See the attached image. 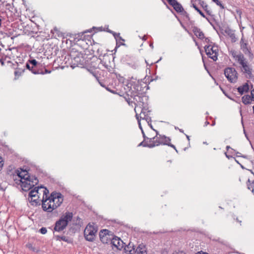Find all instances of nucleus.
Wrapping results in <instances>:
<instances>
[{"instance_id":"obj_54","label":"nucleus","mask_w":254,"mask_h":254,"mask_svg":"<svg viewBox=\"0 0 254 254\" xmlns=\"http://www.w3.org/2000/svg\"><path fill=\"white\" fill-rule=\"evenodd\" d=\"M125 44L124 43H121L118 45V43H117L116 47H115V50H116L120 46V45H125Z\"/></svg>"},{"instance_id":"obj_44","label":"nucleus","mask_w":254,"mask_h":254,"mask_svg":"<svg viewBox=\"0 0 254 254\" xmlns=\"http://www.w3.org/2000/svg\"><path fill=\"white\" fill-rule=\"evenodd\" d=\"M129 96H130L127 95V97H125L126 101L128 103V104L129 105H130V103L133 102V101H130L131 98V97L129 98Z\"/></svg>"},{"instance_id":"obj_47","label":"nucleus","mask_w":254,"mask_h":254,"mask_svg":"<svg viewBox=\"0 0 254 254\" xmlns=\"http://www.w3.org/2000/svg\"><path fill=\"white\" fill-rule=\"evenodd\" d=\"M76 221L77 222L75 223L76 225H80L81 223V219L79 217H77L76 218Z\"/></svg>"},{"instance_id":"obj_5","label":"nucleus","mask_w":254,"mask_h":254,"mask_svg":"<svg viewBox=\"0 0 254 254\" xmlns=\"http://www.w3.org/2000/svg\"><path fill=\"white\" fill-rule=\"evenodd\" d=\"M20 182L22 190L26 191L31 190L35 185H36L39 181L35 176H32L31 178L27 179L26 180H21Z\"/></svg>"},{"instance_id":"obj_8","label":"nucleus","mask_w":254,"mask_h":254,"mask_svg":"<svg viewBox=\"0 0 254 254\" xmlns=\"http://www.w3.org/2000/svg\"><path fill=\"white\" fill-rule=\"evenodd\" d=\"M97 232L96 228L92 225H87L84 231L85 239L89 242H92L95 238V234Z\"/></svg>"},{"instance_id":"obj_10","label":"nucleus","mask_w":254,"mask_h":254,"mask_svg":"<svg viewBox=\"0 0 254 254\" xmlns=\"http://www.w3.org/2000/svg\"><path fill=\"white\" fill-rule=\"evenodd\" d=\"M238 63L242 66V71L251 77L252 75V69L249 65L248 62L247 61L246 59L245 58L244 56L240 55L238 57Z\"/></svg>"},{"instance_id":"obj_36","label":"nucleus","mask_w":254,"mask_h":254,"mask_svg":"<svg viewBox=\"0 0 254 254\" xmlns=\"http://www.w3.org/2000/svg\"><path fill=\"white\" fill-rule=\"evenodd\" d=\"M93 75L96 77L97 80L98 81L99 83L102 87H106V85L104 84V83L103 81L99 80L98 77L97 76H96V74L93 73Z\"/></svg>"},{"instance_id":"obj_23","label":"nucleus","mask_w":254,"mask_h":254,"mask_svg":"<svg viewBox=\"0 0 254 254\" xmlns=\"http://www.w3.org/2000/svg\"><path fill=\"white\" fill-rule=\"evenodd\" d=\"M55 237V239L57 241H63L69 244L72 243L71 239L65 236L56 235Z\"/></svg>"},{"instance_id":"obj_12","label":"nucleus","mask_w":254,"mask_h":254,"mask_svg":"<svg viewBox=\"0 0 254 254\" xmlns=\"http://www.w3.org/2000/svg\"><path fill=\"white\" fill-rule=\"evenodd\" d=\"M248 43L244 41V39L242 38L240 41L241 49L245 55H248L250 58L253 57V54L251 51L250 48L248 46Z\"/></svg>"},{"instance_id":"obj_46","label":"nucleus","mask_w":254,"mask_h":254,"mask_svg":"<svg viewBox=\"0 0 254 254\" xmlns=\"http://www.w3.org/2000/svg\"><path fill=\"white\" fill-rule=\"evenodd\" d=\"M141 133H142V136H143V138H144V140H146V139H147V140H149V139H150V138H148V137H147L145 135V133H144V131H143V129H142Z\"/></svg>"},{"instance_id":"obj_21","label":"nucleus","mask_w":254,"mask_h":254,"mask_svg":"<svg viewBox=\"0 0 254 254\" xmlns=\"http://www.w3.org/2000/svg\"><path fill=\"white\" fill-rule=\"evenodd\" d=\"M72 218V212L67 211L60 219L64 220V222L66 221V223L68 224V222L71 221Z\"/></svg>"},{"instance_id":"obj_14","label":"nucleus","mask_w":254,"mask_h":254,"mask_svg":"<svg viewBox=\"0 0 254 254\" xmlns=\"http://www.w3.org/2000/svg\"><path fill=\"white\" fill-rule=\"evenodd\" d=\"M72 63L74 65L77 66H83L86 64V61L81 54H78L74 57Z\"/></svg>"},{"instance_id":"obj_13","label":"nucleus","mask_w":254,"mask_h":254,"mask_svg":"<svg viewBox=\"0 0 254 254\" xmlns=\"http://www.w3.org/2000/svg\"><path fill=\"white\" fill-rule=\"evenodd\" d=\"M67 225L66 221L64 222V220L59 219L56 222L54 230L56 232H61L66 227Z\"/></svg>"},{"instance_id":"obj_15","label":"nucleus","mask_w":254,"mask_h":254,"mask_svg":"<svg viewBox=\"0 0 254 254\" xmlns=\"http://www.w3.org/2000/svg\"><path fill=\"white\" fill-rule=\"evenodd\" d=\"M111 245L112 247L121 250L124 248L125 243L120 238L114 236L112 238Z\"/></svg>"},{"instance_id":"obj_20","label":"nucleus","mask_w":254,"mask_h":254,"mask_svg":"<svg viewBox=\"0 0 254 254\" xmlns=\"http://www.w3.org/2000/svg\"><path fill=\"white\" fill-rule=\"evenodd\" d=\"M225 32L229 36V37L231 39V42L234 43L237 40V38L235 36V31L230 28L229 27H227L225 30Z\"/></svg>"},{"instance_id":"obj_50","label":"nucleus","mask_w":254,"mask_h":254,"mask_svg":"<svg viewBox=\"0 0 254 254\" xmlns=\"http://www.w3.org/2000/svg\"><path fill=\"white\" fill-rule=\"evenodd\" d=\"M231 149V151H230V153H233V151H235V150H234V149L232 148L230 146H226V149L227 151L229 150V149Z\"/></svg>"},{"instance_id":"obj_31","label":"nucleus","mask_w":254,"mask_h":254,"mask_svg":"<svg viewBox=\"0 0 254 254\" xmlns=\"http://www.w3.org/2000/svg\"><path fill=\"white\" fill-rule=\"evenodd\" d=\"M192 6L195 9V10H196L200 14V15L201 16H202L204 18H205L207 20H208V19L205 16L204 13L202 12V11L198 8V7L196 5V4L192 3Z\"/></svg>"},{"instance_id":"obj_39","label":"nucleus","mask_w":254,"mask_h":254,"mask_svg":"<svg viewBox=\"0 0 254 254\" xmlns=\"http://www.w3.org/2000/svg\"><path fill=\"white\" fill-rule=\"evenodd\" d=\"M212 1L215 2L217 5L219 6L221 9L224 8V5L222 4L221 2L219 0H212Z\"/></svg>"},{"instance_id":"obj_62","label":"nucleus","mask_w":254,"mask_h":254,"mask_svg":"<svg viewBox=\"0 0 254 254\" xmlns=\"http://www.w3.org/2000/svg\"><path fill=\"white\" fill-rule=\"evenodd\" d=\"M225 155H226V157H227V158H229V159L230 158L232 157V156H231L228 155L227 154V153H225Z\"/></svg>"},{"instance_id":"obj_43","label":"nucleus","mask_w":254,"mask_h":254,"mask_svg":"<svg viewBox=\"0 0 254 254\" xmlns=\"http://www.w3.org/2000/svg\"><path fill=\"white\" fill-rule=\"evenodd\" d=\"M114 36L115 37V38L116 39H117V38H119L120 39V40L123 41H124V39H123L120 36V33H116L115 32L114 33V34H113Z\"/></svg>"},{"instance_id":"obj_35","label":"nucleus","mask_w":254,"mask_h":254,"mask_svg":"<svg viewBox=\"0 0 254 254\" xmlns=\"http://www.w3.org/2000/svg\"><path fill=\"white\" fill-rule=\"evenodd\" d=\"M26 247L34 252H38V251L34 247H33L32 244L31 243L27 244Z\"/></svg>"},{"instance_id":"obj_51","label":"nucleus","mask_w":254,"mask_h":254,"mask_svg":"<svg viewBox=\"0 0 254 254\" xmlns=\"http://www.w3.org/2000/svg\"><path fill=\"white\" fill-rule=\"evenodd\" d=\"M140 115H138V114L136 113L135 117L136 118V120H137V122L141 121V117L139 116Z\"/></svg>"},{"instance_id":"obj_16","label":"nucleus","mask_w":254,"mask_h":254,"mask_svg":"<svg viewBox=\"0 0 254 254\" xmlns=\"http://www.w3.org/2000/svg\"><path fill=\"white\" fill-rule=\"evenodd\" d=\"M108 56H104L103 59H100V64L102 66H103L106 69H107L109 71L111 72L112 71L113 68L112 66L110 65L111 63L110 61L108 59H108Z\"/></svg>"},{"instance_id":"obj_37","label":"nucleus","mask_w":254,"mask_h":254,"mask_svg":"<svg viewBox=\"0 0 254 254\" xmlns=\"http://www.w3.org/2000/svg\"><path fill=\"white\" fill-rule=\"evenodd\" d=\"M127 64L133 69H136L138 67V64L136 62L133 63H127Z\"/></svg>"},{"instance_id":"obj_49","label":"nucleus","mask_w":254,"mask_h":254,"mask_svg":"<svg viewBox=\"0 0 254 254\" xmlns=\"http://www.w3.org/2000/svg\"><path fill=\"white\" fill-rule=\"evenodd\" d=\"M3 165V160L1 157H0V171L1 170Z\"/></svg>"},{"instance_id":"obj_61","label":"nucleus","mask_w":254,"mask_h":254,"mask_svg":"<svg viewBox=\"0 0 254 254\" xmlns=\"http://www.w3.org/2000/svg\"><path fill=\"white\" fill-rule=\"evenodd\" d=\"M237 12L240 15L242 13V12L240 10H237Z\"/></svg>"},{"instance_id":"obj_60","label":"nucleus","mask_w":254,"mask_h":254,"mask_svg":"<svg viewBox=\"0 0 254 254\" xmlns=\"http://www.w3.org/2000/svg\"><path fill=\"white\" fill-rule=\"evenodd\" d=\"M106 88V89L108 91H109L110 92H111V93H114V91L112 90H111L110 89V88H109L108 87H105Z\"/></svg>"},{"instance_id":"obj_22","label":"nucleus","mask_w":254,"mask_h":254,"mask_svg":"<svg viewBox=\"0 0 254 254\" xmlns=\"http://www.w3.org/2000/svg\"><path fill=\"white\" fill-rule=\"evenodd\" d=\"M237 90L240 94L243 95L245 92H247L249 90V85L247 83H246L242 86H239Z\"/></svg>"},{"instance_id":"obj_55","label":"nucleus","mask_w":254,"mask_h":254,"mask_svg":"<svg viewBox=\"0 0 254 254\" xmlns=\"http://www.w3.org/2000/svg\"><path fill=\"white\" fill-rule=\"evenodd\" d=\"M251 94L252 97V99H253V101H254V89L251 91Z\"/></svg>"},{"instance_id":"obj_33","label":"nucleus","mask_w":254,"mask_h":254,"mask_svg":"<svg viewBox=\"0 0 254 254\" xmlns=\"http://www.w3.org/2000/svg\"><path fill=\"white\" fill-rule=\"evenodd\" d=\"M254 181H253V182L252 183H251L250 179H248V183H247L248 189L250 190L252 189V192H254Z\"/></svg>"},{"instance_id":"obj_58","label":"nucleus","mask_w":254,"mask_h":254,"mask_svg":"<svg viewBox=\"0 0 254 254\" xmlns=\"http://www.w3.org/2000/svg\"><path fill=\"white\" fill-rule=\"evenodd\" d=\"M148 125L149 126V127L153 130L155 131V130H156V129H154L153 128V127L152 126V124H151V123H148Z\"/></svg>"},{"instance_id":"obj_6","label":"nucleus","mask_w":254,"mask_h":254,"mask_svg":"<svg viewBox=\"0 0 254 254\" xmlns=\"http://www.w3.org/2000/svg\"><path fill=\"white\" fill-rule=\"evenodd\" d=\"M204 50L206 54L209 58L212 59L214 61L217 60L218 48L215 44H209L204 46Z\"/></svg>"},{"instance_id":"obj_19","label":"nucleus","mask_w":254,"mask_h":254,"mask_svg":"<svg viewBox=\"0 0 254 254\" xmlns=\"http://www.w3.org/2000/svg\"><path fill=\"white\" fill-rule=\"evenodd\" d=\"M17 176L20 178V181L24 180H26L27 179L32 178V176L29 175L28 172L26 170H21L20 172L18 171Z\"/></svg>"},{"instance_id":"obj_18","label":"nucleus","mask_w":254,"mask_h":254,"mask_svg":"<svg viewBox=\"0 0 254 254\" xmlns=\"http://www.w3.org/2000/svg\"><path fill=\"white\" fill-rule=\"evenodd\" d=\"M192 31L194 34L199 39L203 40L205 38V36L203 32L201 29L196 26L192 27Z\"/></svg>"},{"instance_id":"obj_53","label":"nucleus","mask_w":254,"mask_h":254,"mask_svg":"<svg viewBox=\"0 0 254 254\" xmlns=\"http://www.w3.org/2000/svg\"><path fill=\"white\" fill-rule=\"evenodd\" d=\"M200 3L201 4V5H202V6L203 7L204 9L205 8L207 7V5L206 4H205L204 1H201V2Z\"/></svg>"},{"instance_id":"obj_2","label":"nucleus","mask_w":254,"mask_h":254,"mask_svg":"<svg viewBox=\"0 0 254 254\" xmlns=\"http://www.w3.org/2000/svg\"><path fill=\"white\" fill-rule=\"evenodd\" d=\"M148 98L145 95L143 92L137 97L135 98L133 100V103H134L135 107L134 111L136 112V109L139 107L141 109V114H144V111H147L148 110Z\"/></svg>"},{"instance_id":"obj_34","label":"nucleus","mask_w":254,"mask_h":254,"mask_svg":"<svg viewBox=\"0 0 254 254\" xmlns=\"http://www.w3.org/2000/svg\"><path fill=\"white\" fill-rule=\"evenodd\" d=\"M232 56L235 59V60L238 62V57L241 56H244L243 54L240 53L238 55H236V52L235 51H232L231 52Z\"/></svg>"},{"instance_id":"obj_30","label":"nucleus","mask_w":254,"mask_h":254,"mask_svg":"<svg viewBox=\"0 0 254 254\" xmlns=\"http://www.w3.org/2000/svg\"><path fill=\"white\" fill-rule=\"evenodd\" d=\"M25 66H22V67H16V68L17 69L15 71L14 74L15 76H19L25 70Z\"/></svg>"},{"instance_id":"obj_32","label":"nucleus","mask_w":254,"mask_h":254,"mask_svg":"<svg viewBox=\"0 0 254 254\" xmlns=\"http://www.w3.org/2000/svg\"><path fill=\"white\" fill-rule=\"evenodd\" d=\"M146 111H144V114H142V115H143V117H140V118H142V120H145L147 122V123H151V117L148 116L147 115L145 114ZM140 115H141V114L140 113Z\"/></svg>"},{"instance_id":"obj_56","label":"nucleus","mask_w":254,"mask_h":254,"mask_svg":"<svg viewBox=\"0 0 254 254\" xmlns=\"http://www.w3.org/2000/svg\"><path fill=\"white\" fill-rule=\"evenodd\" d=\"M138 123V127H139V128L141 129V130L142 131V129H143L142 127V126L141 125V123L140 122H137Z\"/></svg>"},{"instance_id":"obj_4","label":"nucleus","mask_w":254,"mask_h":254,"mask_svg":"<svg viewBox=\"0 0 254 254\" xmlns=\"http://www.w3.org/2000/svg\"><path fill=\"white\" fill-rule=\"evenodd\" d=\"M143 88L139 83H134L131 85L130 89L126 92L127 95L130 96L134 100L135 97L140 95L143 92Z\"/></svg>"},{"instance_id":"obj_42","label":"nucleus","mask_w":254,"mask_h":254,"mask_svg":"<svg viewBox=\"0 0 254 254\" xmlns=\"http://www.w3.org/2000/svg\"><path fill=\"white\" fill-rule=\"evenodd\" d=\"M23 59H18V61L15 62L17 67H21V65L23 64Z\"/></svg>"},{"instance_id":"obj_45","label":"nucleus","mask_w":254,"mask_h":254,"mask_svg":"<svg viewBox=\"0 0 254 254\" xmlns=\"http://www.w3.org/2000/svg\"><path fill=\"white\" fill-rule=\"evenodd\" d=\"M232 152L233 153H235L236 154L237 157H243V158H246V156H245V155H240L241 153L240 152H239L236 151V150H235V151H233Z\"/></svg>"},{"instance_id":"obj_38","label":"nucleus","mask_w":254,"mask_h":254,"mask_svg":"<svg viewBox=\"0 0 254 254\" xmlns=\"http://www.w3.org/2000/svg\"><path fill=\"white\" fill-rule=\"evenodd\" d=\"M180 13H181L182 15L185 16L187 20H190V18L189 14L187 13V12L185 11L184 9H183V11Z\"/></svg>"},{"instance_id":"obj_57","label":"nucleus","mask_w":254,"mask_h":254,"mask_svg":"<svg viewBox=\"0 0 254 254\" xmlns=\"http://www.w3.org/2000/svg\"><path fill=\"white\" fill-rule=\"evenodd\" d=\"M223 93H224L225 95L226 96H227L228 98H229V99H231V100H233V99H232L230 96H229V95H228V94H227L226 93H225V92H224V91H223Z\"/></svg>"},{"instance_id":"obj_40","label":"nucleus","mask_w":254,"mask_h":254,"mask_svg":"<svg viewBox=\"0 0 254 254\" xmlns=\"http://www.w3.org/2000/svg\"><path fill=\"white\" fill-rule=\"evenodd\" d=\"M204 41H203V42H204V43L207 44V45H209V44H212V45H213V44H214L212 42H211V41L210 40V39H209V38H207H207H205H205H204Z\"/></svg>"},{"instance_id":"obj_26","label":"nucleus","mask_w":254,"mask_h":254,"mask_svg":"<svg viewBox=\"0 0 254 254\" xmlns=\"http://www.w3.org/2000/svg\"><path fill=\"white\" fill-rule=\"evenodd\" d=\"M133 246H130V244H129L128 245H124V250L125 251L127 252H128L129 254H133L135 251H134V248H133Z\"/></svg>"},{"instance_id":"obj_63","label":"nucleus","mask_w":254,"mask_h":254,"mask_svg":"<svg viewBox=\"0 0 254 254\" xmlns=\"http://www.w3.org/2000/svg\"><path fill=\"white\" fill-rule=\"evenodd\" d=\"M142 40L143 41H146V37L145 36H144L143 37H142Z\"/></svg>"},{"instance_id":"obj_27","label":"nucleus","mask_w":254,"mask_h":254,"mask_svg":"<svg viewBox=\"0 0 254 254\" xmlns=\"http://www.w3.org/2000/svg\"><path fill=\"white\" fill-rule=\"evenodd\" d=\"M251 100H253V99H252V96L251 95H244L243 97H242V102L245 104V105H248V104H250L251 102L250 101Z\"/></svg>"},{"instance_id":"obj_25","label":"nucleus","mask_w":254,"mask_h":254,"mask_svg":"<svg viewBox=\"0 0 254 254\" xmlns=\"http://www.w3.org/2000/svg\"><path fill=\"white\" fill-rule=\"evenodd\" d=\"M114 236L109 235V236L105 237L104 238L101 237V239H100L101 241L103 244H111L112 241V238Z\"/></svg>"},{"instance_id":"obj_48","label":"nucleus","mask_w":254,"mask_h":254,"mask_svg":"<svg viewBox=\"0 0 254 254\" xmlns=\"http://www.w3.org/2000/svg\"><path fill=\"white\" fill-rule=\"evenodd\" d=\"M167 145L169 146H170V147H171L172 148H173V149H174L176 150V151L177 152H178V150L176 149V147H175V146L174 145L171 144L170 142H169V143H168Z\"/></svg>"},{"instance_id":"obj_7","label":"nucleus","mask_w":254,"mask_h":254,"mask_svg":"<svg viewBox=\"0 0 254 254\" xmlns=\"http://www.w3.org/2000/svg\"><path fill=\"white\" fill-rule=\"evenodd\" d=\"M224 74L231 83H235L238 79V73L234 67H228L225 69Z\"/></svg>"},{"instance_id":"obj_28","label":"nucleus","mask_w":254,"mask_h":254,"mask_svg":"<svg viewBox=\"0 0 254 254\" xmlns=\"http://www.w3.org/2000/svg\"><path fill=\"white\" fill-rule=\"evenodd\" d=\"M138 146H142L144 147H148L150 148H153L155 147V145L153 144L152 142H150V143H148L147 142L145 141V140H143V141L141 142L138 145Z\"/></svg>"},{"instance_id":"obj_64","label":"nucleus","mask_w":254,"mask_h":254,"mask_svg":"<svg viewBox=\"0 0 254 254\" xmlns=\"http://www.w3.org/2000/svg\"><path fill=\"white\" fill-rule=\"evenodd\" d=\"M196 254H208L206 253H203L201 254L200 252H198V253H196Z\"/></svg>"},{"instance_id":"obj_29","label":"nucleus","mask_w":254,"mask_h":254,"mask_svg":"<svg viewBox=\"0 0 254 254\" xmlns=\"http://www.w3.org/2000/svg\"><path fill=\"white\" fill-rule=\"evenodd\" d=\"M110 233H111V232L107 229L101 230L99 232L100 239H101V237L104 238L105 237L109 236Z\"/></svg>"},{"instance_id":"obj_24","label":"nucleus","mask_w":254,"mask_h":254,"mask_svg":"<svg viewBox=\"0 0 254 254\" xmlns=\"http://www.w3.org/2000/svg\"><path fill=\"white\" fill-rule=\"evenodd\" d=\"M135 253L136 254H147L145 246L140 245L137 248Z\"/></svg>"},{"instance_id":"obj_1","label":"nucleus","mask_w":254,"mask_h":254,"mask_svg":"<svg viewBox=\"0 0 254 254\" xmlns=\"http://www.w3.org/2000/svg\"><path fill=\"white\" fill-rule=\"evenodd\" d=\"M48 192L49 190L45 188L42 200V207L44 211L52 212L61 205L63 202L64 198L60 192L54 191L49 196L47 195Z\"/></svg>"},{"instance_id":"obj_52","label":"nucleus","mask_w":254,"mask_h":254,"mask_svg":"<svg viewBox=\"0 0 254 254\" xmlns=\"http://www.w3.org/2000/svg\"><path fill=\"white\" fill-rule=\"evenodd\" d=\"M51 71L50 70H49L47 69H45L44 71H43L42 70V73H40V74H46V73H51Z\"/></svg>"},{"instance_id":"obj_59","label":"nucleus","mask_w":254,"mask_h":254,"mask_svg":"<svg viewBox=\"0 0 254 254\" xmlns=\"http://www.w3.org/2000/svg\"><path fill=\"white\" fill-rule=\"evenodd\" d=\"M209 124V122H208L207 121H206L205 123H204V127H206L207 126V125H208Z\"/></svg>"},{"instance_id":"obj_41","label":"nucleus","mask_w":254,"mask_h":254,"mask_svg":"<svg viewBox=\"0 0 254 254\" xmlns=\"http://www.w3.org/2000/svg\"><path fill=\"white\" fill-rule=\"evenodd\" d=\"M39 232L42 234H45L47 232V230L45 227H42L39 229Z\"/></svg>"},{"instance_id":"obj_17","label":"nucleus","mask_w":254,"mask_h":254,"mask_svg":"<svg viewBox=\"0 0 254 254\" xmlns=\"http://www.w3.org/2000/svg\"><path fill=\"white\" fill-rule=\"evenodd\" d=\"M170 5L172 6L177 12H181L183 10V7L181 3L176 0H166Z\"/></svg>"},{"instance_id":"obj_9","label":"nucleus","mask_w":254,"mask_h":254,"mask_svg":"<svg viewBox=\"0 0 254 254\" xmlns=\"http://www.w3.org/2000/svg\"><path fill=\"white\" fill-rule=\"evenodd\" d=\"M25 67L34 74L43 73L42 70L38 68V62L35 59L29 60L26 63Z\"/></svg>"},{"instance_id":"obj_3","label":"nucleus","mask_w":254,"mask_h":254,"mask_svg":"<svg viewBox=\"0 0 254 254\" xmlns=\"http://www.w3.org/2000/svg\"><path fill=\"white\" fill-rule=\"evenodd\" d=\"M156 135L155 136L149 139V142H152L155 146H158L160 144L167 145L169 142L171 141V139L164 135H160L157 130H155Z\"/></svg>"},{"instance_id":"obj_11","label":"nucleus","mask_w":254,"mask_h":254,"mask_svg":"<svg viewBox=\"0 0 254 254\" xmlns=\"http://www.w3.org/2000/svg\"><path fill=\"white\" fill-rule=\"evenodd\" d=\"M40 188H43V189H44L45 188H44V187L43 186H40V187H35L34 189H31L29 192V194H28V200L30 202H34L35 203L37 204L38 203V201H37V199H33V197H35L37 194L38 193V191H39V189Z\"/></svg>"}]
</instances>
